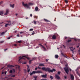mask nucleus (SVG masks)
I'll return each instance as SVG.
<instances>
[{"instance_id": "26", "label": "nucleus", "mask_w": 80, "mask_h": 80, "mask_svg": "<svg viewBox=\"0 0 80 80\" xmlns=\"http://www.w3.org/2000/svg\"><path fill=\"white\" fill-rule=\"evenodd\" d=\"M9 25V24H5V27H8V25Z\"/></svg>"}, {"instance_id": "58", "label": "nucleus", "mask_w": 80, "mask_h": 80, "mask_svg": "<svg viewBox=\"0 0 80 80\" xmlns=\"http://www.w3.org/2000/svg\"><path fill=\"white\" fill-rule=\"evenodd\" d=\"M7 50V49H5V50H4V51H5V52H6V50Z\"/></svg>"}, {"instance_id": "30", "label": "nucleus", "mask_w": 80, "mask_h": 80, "mask_svg": "<svg viewBox=\"0 0 80 80\" xmlns=\"http://www.w3.org/2000/svg\"><path fill=\"white\" fill-rule=\"evenodd\" d=\"M12 72L13 73H15V70L14 69H12Z\"/></svg>"}, {"instance_id": "45", "label": "nucleus", "mask_w": 80, "mask_h": 80, "mask_svg": "<svg viewBox=\"0 0 80 80\" xmlns=\"http://www.w3.org/2000/svg\"><path fill=\"white\" fill-rule=\"evenodd\" d=\"M14 46H15V47H17V44H14Z\"/></svg>"}, {"instance_id": "29", "label": "nucleus", "mask_w": 80, "mask_h": 80, "mask_svg": "<svg viewBox=\"0 0 80 80\" xmlns=\"http://www.w3.org/2000/svg\"><path fill=\"white\" fill-rule=\"evenodd\" d=\"M61 73V72L60 71H58V75H60Z\"/></svg>"}, {"instance_id": "20", "label": "nucleus", "mask_w": 80, "mask_h": 80, "mask_svg": "<svg viewBox=\"0 0 80 80\" xmlns=\"http://www.w3.org/2000/svg\"><path fill=\"white\" fill-rule=\"evenodd\" d=\"M44 20L45 21V22H50L49 21L45 19H44Z\"/></svg>"}, {"instance_id": "14", "label": "nucleus", "mask_w": 80, "mask_h": 80, "mask_svg": "<svg viewBox=\"0 0 80 80\" xmlns=\"http://www.w3.org/2000/svg\"><path fill=\"white\" fill-rule=\"evenodd\" d=\"M10 7H12V8H14V4L12 5L11 4H10Z\"/></svg>"}, {"instance_id": "36", "label": "nucleus", "mask_w": 80, "mask_h": 80, "mask_svg": "<svg viewBox=\"0 0 80 80\" xmlns=\"http://www.w3.org/2000/svg\"><path fill=\"white\" fill-rule=\"evenodd\" d=\"M17 68L18 69H19L20 68V66H17Z\"/></svg>"}, {"instance_id": "44", "label": "nucleus", "mask_w": 80, "mask_h": 80, "mask_svg": "<svg viewBox=\"0 0 80 80\" xmlns=\"http://www.w3.org/2000/svg\"><path fill=\"white\" fill-rule=\"evenodd\" d=\"M2 3H3V2L2 1L0 2V5H1V4H2Z\"/></svg>"}, {"instance_id": "57", "label": "nucleus", "mask_w": 80, "mask_h": 80, "mask_svg": "<svg viewBox=\"0 0 80 80\" xmlns=\"http://www.w3.org/2000/svg\"><path fill=\"white\" fill-rule=\"evenodd\" d=\"M71 51H72V52H73V49H71Z\"/></svg>"}, {"instance_id": "39", "label": "nucleus", "mask_w": 80, "mask_h": 80, "mask_svg": "<svg viewBox=\"0 0 80 80\" xmlns=\"http://www.w3.org/2000/svg\"><path fill=\"white\" fill-rule=\"evenodd\" d=\"M30 69H29L28 70V73H29V72H30Z\"/></svg>"}, {"instance_id": "63", "label": "nucleus", "mask_w": 80, "mask_h": 80, "mask_svg": "<svg viewBox=\"0 0 80 80\" xmlns=\"http://www.w3.org/2000/svg\"><path fill=\"white\" fill-rule=\"evenodd\" d=\"M74 40L75 41H77V39H74Z\"/></svg>"}, {"instance_id": "35", "label": "nucleus", "mask_w": 80, "mask_h": 80, "mask_svg": "<svg viewBox=\"0 0 80 80\" xmlns=\"http://www.w3.org/2000/svg\"><path fill=\"white\" fill-rule=\"evenodd\" d=\"M22 42V41H18V42L19 43Z\"/></svg>"}, {"instance_id": "31", "label": "nucleus", "mask_w": 80, "mask_h": 80, "mask_svg": "<svg viewBox=\"0 0 80 80\" xmlns=\"http://www.w3.org/2000/svg\"><path fill=\"white\" fill-rule=\"evenodd\" d=\"M33 72H30V75L31 76H32V75H33Z\"/></svg>"}, {"instance_id": "33", "label": "nucleus", "mask_w": 80, "mask_h": 80, "mask_svg": "<svg viewBox=\"0 0 80 80\" xmlns=\"http://www.w3.org/2000/svg\"><path fill=\"white\" fill-rule=\"evenodd\" d=\"M6 22H7L8 23H11V21H7Z\"/></svg>"}, {"instance_id": "3", "label": "nucleus", "mask_w": 80, "mask_h": 80, "mask_svg": "<svg viewBox=\"0 0 80 80\" xmlns=\"http://www.w3.org/2000/svg\"><path fill=\"white\" fill-rule=\"evenodd\" d=\"M65 71L66 73L67 74H68V72H69V70H68V68L67 67V65H66V67L64 68Z\"/></svg>"}, {"instance_id": "2", "label": "nucleus", "mask_w": 80, "mask_h": 80, "mask_svg": "<svg viewBox=\"0 0 80 80\" xmlns=\"http://www.w3.org/2000/svg\"><path fill=\"white\" fill-rule=\"evenodd\" d=\"M22 4L23 6H24L25 7H27V8H30L29 5H33V3H28V5L27 4L24 3V2H22Z\"/></svg>"}, {"instance_id": "46", "label": "nucleus", "mask_w": 80, "mask_h": 80, "mask_svg": "<svg viewBox=\"0 0 80 80\" xmlns=\"http://www.w3.org/2000/svg\"><path fill=\"white\" fill-rule=\"evenodd\" d=\"M19 35V34H17V37H20V36H19V35Z\"/></svg>"}, {"instance_id": "12", "label": "nucleus", "mask_w": 80, "mask_h": 80, "mask_svg": "<svg viewBox=\"0 0 80 80\" xmlns=\"http://www.w3.org/2000/svg\"><path fill=\"white\" fill-rule=\"evenodd\" d=\"M22 57H24V58H27L28 60H30V58H28L27 56H22Z\"/></svg>"}, {"instance_id": "37", "label": "nucleus", "mask_w": 80, "mask_h": 80, "mask_svg": "<svg viewBox=\"0 0 80 80\" xmlns=\"http://www.w3.org/2000/svg\"><path fill=\"white\" fill-rule=\"evenodd\" d=\"M11 37H12V36L9 37L7 39H10Z\"/></svg>"}, {"instance_id": "38", "label": "nucleus", "mask_w": 80, "mask_h": 80, "mask_svg": "<svg viewBox=\"0 0 80 80\" xmlns=\"http://www.w3.org/2000/svg\"><path fill=\"white\" fill-rule=\"evenodd\" d=\"M27 64V62H25L22 63V64Z\"/></svg>"}, {"instance_id": "64", "label": "nucleus", "mask_w": 80, "mask_h": 80, "mask_svg": "<svg viewBox=\"0 0 80 80\" xmlns=\"http://www.w3.org/2000/svg\"><path fill=\"white\" fill-rule=\"evenodd\" d=\"M2 74H3V73H4V72H2Z\"/></svg>"}, {"instance_id": "41", "label": "nucleus", "mask_w": 80, "mask_h": 80, "mask_svg": "<svg viewBox=\"0 0 80 80\" xmlns=\"http://www.w3.org/2000/svg\"><path fill=\"white\" fill-rule=\"evenodd\" d=\"M12 77H15V75H13L12 76Z\"/></svg>"}, {"instance_id": "24", "label": "nucleus", "mask_w": 80, "mask_h": 80, "mask_svg": "<svg viewBox=\"0 0 80 80\" xmlns=\"http://www.w3.org/2000/svg\"><path fill=\"white\" fill-rule=\"evenodd\" d=\"M13 72V71L12 70H10L9 71V73H12Z\"/></svg>"}, {"instance_id": "60", "label": "nucleus", "mask_w": 80, "mask_h": 80, "mask_svg": "<svg viewBox=\"0 0 80 80\" xmlns=\"http://www.w3.org/2000/svg\"><path fill=\"white\" fill-rule=\"evenodd\" d=\"M79 47V45H78L77 46V48H78Z\"/></svg>"}, {"instance_id": "17", "label": "nucleus", "mask_w": 80, "mask_h": 80, "mask_svg": "<svg viewBox=\"0 0 80 80\" xmlns=\"http://www.w3.org/2000/svg\"><path fill=\"white\" fill-rule=\"evenodd\" d=\"M39 66H43V67H45V65H44L43 63H40L39 64Z\"/></svg>"}, {"instance_id": "11", "label": "nucleus", "mask_w": 80, "mask_h": 80, "mask_svg": "<svg viewBox=\"0 0 80 80\" xmlns=\"http://www.w3.org/2000/svg\"><path fill=\"white\" fill-rule=\"evenodd\" d=\"M63 57H65V58H67V56L66 55H64L63 53H61Z\"/></svg>"}, {"instance_id": "50", "label": "nucleus", "mask_w": 80, "mask_h": 80, "mask_svg": "<svg viewBox=\"0 0 80 80\" xmlns=\"http://www.w3.org/2000/svg\"><path fill=\"white\" fill-rule=\"evenodd\" d=\"M28 66V68H29V66L28 65H27Z\"/></svg>"}, {"instance_id": "4", "label": "nucleus", "mask_w": 80, "mask_h": 80, "mask_svg": "<svg viewBox=\"0 0 80 80\" xmlns=\"http://www.w3.org/2000/svg\"><path fill=\"white\" fill-rule=\"evenodd\" d=\"M70 79L71 80H74L75 79V78L73 74H71L70 75Z\"/></svg>"}, {"instance_id": "56", "label": "nucleus", "mask_w": 80, "mask_h": 80, "mask_svg": "<svg viewBox=\"0 0 80 80\" xmlns=\"http://www.w3.org/2000/svg\"><path fill=\"white\" fill-rule=\"evenodd\" d=\"M45 46L46 47H47V44H45Z\"/></svg>"}, {"instance_id": "6", "label": "nucleus", "mask_w": 80, "mask_h": 80, "mask_svg": "<svg viewBox=\"0 0 80 80\" xmlns=\"http://www.w3.org/2000/svg\"><path fill=\"white\" fill-rule=\"evenodd\" d=\"M55 77L56 78H57L58 80H60V76L58 74L55 75Z\"/></svg>"}, {"instance_id": "47", "label": "nucleus", "mask_w": 80, "mask_h": 80, "mask_svg": "<svg viewBox=\"0 0 80 80\" xmlns=\"http://www.w3.org/2000/svg\"><path fill=\"white\" fill-rule=\"evenodd\" d=\"M23 32H20V34H22V33H23Z\"/></svg>"}, {"instance_id": "21", "label": "nucleus", "mask_w": 80, "mask_h": 80, "mask_svg": "<svg viewBox=\"0 0 80 80\" xmlns=\"http://www.w3.org/2000/svg\"><path fill=\"white\" fill-rule=\"evenodd\" d=\"M55 57L56 58H58V55H56Z\"/></svg>"}, {"instance_id": "10", "label": "nucleus", "mask_w": 80, "mask_h": 80, "mask_svg": "<svg viewBox=\"0 0 80 80\" xmlns=\"http://www.w3.org/2000/svg\"><path fill=\"white\" fill-rule=\"evenodd\" d=\"M6 12L4 14V15H7V14L8 13V9L6 10Z\"/></svg>"}, {"instance_id": "7", "label": "nucleus", "mask_w": 80, "mask_h": 80, "mask_svg": "<svg viewBox=\"0 0 80 80\" xmlns=\"http://www.w3.org/2000/svg\"><path fill=\"white\" fill-rule=\"evenodd\" d=\"M39 45H40V46H41L42 48H43L44 51H46V48L45 47H44L43 45H42L41 44H39Z\"/></svg>"}, {"instance_id": "18", "label": "nucleus", "mask_w": 80, "mask_h": 80, "mask_svg": "<svg viewBox=\"0 0 80 80\" xmlns=\"http://www.w3.org/2000/svg\"><path fill=\"white\" fill-rule=\"evenodd\" d=\"M42 73V72L41 71H37V73Z\"/></svg>"}, {"instance_id": "54", "label": "nucleus", "mask_w": 80, "mask_h": 80, "mask_svg": "<svg viewBox=\"0 0 80 80\" xmlns=\"http://www.w3.org/2000/svg\"><path fill=\"white\" fill-rule=\"evenodd\" d=\"M17 31H14V32H15V33H17Z\"/></svg>"}, {"instance_id": "9", "label": "nucleus", "mask_w": 80, "mask_h": 80, "mask_svg": "<svg viewBox=\"0 0 80 80\" xmlns=\"http://www.w3.org/2000/svg\"><path fill=\"white\" fill-rule=\"evenodd\" d=\"M47 74H45V75H42L41 77L42 78H47Z\"/></svg>"}, {"instance_id": "53", "label": "nucleus", "mask_w": 80, "mask_h": 80, "mask_svg": "<svg viewBox=\"0 0 80 80\" xmlns=\"http://www.w3.org/2000/svg\"><path fill=\"white\" fill-rule=\"evenodd\" d=\"M46 62H48V59H47L46 60Z\"/></svg>"}, {"instance_id": "23", "label": "nucleus", "mask_w": 80, "mask_h": 80, "mask_svg": "<svg viewBox=\"0 0 80 80\" xmlns=\"http://www.w3.org/2000/svg\"><path fill=\"white\" fill-rule=\"evenodd\" d=\"M66 3H68V0H65L64 1Z\"/></svg>"}, {"instance_id": "59", "label": "nucleus", "mask_w": 80, "mask_h": 80, "mask_svg": "<svg viewBox=\"0 0 80 80\" xmlns=\"http://www.w3.org/2000/svg\"><path fill=\"white\" fill-rule=\"evenodd\" d=\"M34 34V33H32V35H33Z\"/></svg>"}, {"instance_id": "15", "label": "nucleus", "mask_w": 80, "mask_h": 80, "mask_svg": "<svg viewBox=\"0 0 80 80\" xmlns=\"http://www.w3.org/2000/svg\"><path fill=\"white\" fill-rule=\"evenodd\" d=\"M5 33H6V32H1L0 35H4V34H5Z\"/></svg>"}, {"instance_id": "19", "label": "nucleus", "mask_w": 80, "mask_h": 80, "mask_svg": "<svg viewBox=\"0 0 80 80\" xmlns=\"http://www.w3.org/2000/svg\"><path fill=\"white\" fill-rule=\"evenodd\" d=\"M35 11H38V8L37 7H36L35 8Z\"/></svg>"}, {"instance_id": "22", "label": "nucleus", "mask_w": 80, "mask_h": 80, "mask_svg": "<svg viewBox=\"0 0 80 80\" xmlns=\"http://www.w3.org/2000/svg\"><path fill=\"white\" fill-rule=\"evenodd\" d=\"M36 59H37L36 58H32V61H33V60H36Z\"/></svg>"}, {"instance_id": "61", "label": "nucleus", "mask_w": 80, "mask_h": 80, "mask_svg": "<svg viewBox=\"0 0 80 80\" xmlns=\"http://www.w3.org/2000/svg\"><path fill=\"white\" fill-rule=\"evenodd\" d=\"M15 15H16V16H17V15H18V14H16Z\"/></svg>"}, {"instance_id": "51", "label": "nucleus", "mask_w": 80, "mask_h": 80, "mask_svg": "<svg viewBox=\"0 0 80 80\" xmlns=\"http://www.w3.org/2000/svg\"><path fill=\"white\" fill-rule=\"evenodd\" d=\"M38 68H39V69H41V68L39 67V66L38 67Z\"/></svg>"}, {"instance_id": "34", "label": "nucleus", "mask_w": 80, "mask_h": 80, "mask_svg": "<svg viewBox=\"0 0 80 80\" xmlns=\"http://www.w3.org/2000/svg\"><path fill=\"white\" fill-rule=\"evenodd\" d=\"M33 22L35 24H36V23H37V22H36V21H34Z\"/></svg>"}, {"instance_id": "62", "label": "nucleus", "mask_w": 80, "mask_h": 80, "mask_svg": "<svg viewBox=\"0 0 80 80\" xmlns=\"http://www.w3.org/2000/svg\"><path fill=\"white\" fill-rule=\"evenodd\" d=\"M67 37H66L65 38V39H67Z\"/></svg>"}, {"instance_id": "28", "label": "nucleus", "mask_w": 80, "mask_h": 80, "mask_svg": "<svg viewBox=\"0 0 80 80\" xmlns=\"http://www.w3.org/2000/svg\"><path fill=\"white\" fill-rule=\"evenodd\" d=\"M32 60H30L29 61V64H30L31 63H32Z\"/></svg>"}, {"instance_id": "13", "label": "nucleus", "mask_w": 80, "mask_h": 80, "mask_svg": "<svg viewBox=\"0 0 80 80\" xmlns=\"http://www.w3.org/2000/svg\"><path fill=\"white\" fill-rule=\"evenodd\" d=\"M7 66L8 67H9V68H11V67H14V66L12 65H8Z\"/></svg>"}, {"instance_id": "1", "label": "nucleus", "mask_w": 80, "mask_h": 80, "mask_svg": "<svg viewBox=\"0 0 80 80\" xmlns=\"http://www.w3.org/2000/svg\"><path fill=\"white\" fill-rule=\"evenodd\" d=\"M42 70H45L46 72H51V73H53V72H55L56 71L55 69H52V70H50V68H45V67L42 68Z\"/></svg>"}, {"instance_id": "16", "label": "nucleus", "mask_w": 80, "mask_h": 80, "mask_svg": "<svg viewBox=\"0 0 80 80\" xmlns=\"http://www.w3.org/2000/svg\"><path fill=\"white\" fill-rule=\"evenodd\" d=\"M3 11H0V15H3Z\"/></svg>"}, {"instance_id": "5", "label": "nucleus", "mask_w": 80, "mask_h": 80, "mask_svg": "<svg viewBox=\"0 0 80 80\" xmlns=\"http://www.w3.org/2000/svg\"><path fill=\"white\" fill-rule=\"evenodd\" d=\"M52 38L53 40H55L57 39V36L55 35H53L52 36Z\"/></svg>"}, {"instance_id": "43", "label": "nucleus", "mask_w": 80, "mask_h": 80, "mask_svg": "<svg viewBox=\"0 0 80 80\" xmlns=\"http://www.w3.org/2000/svg\"><path fill=\"white\" fill-rule=\"evenodd\" d=\"M67 77L66 76H64V78L65 79H67Z\"/></svg>"}, {"instance_id": "52", "label": "nucleus", "mask_w": 80, "mask_h": 80, "mask_svg": "<svg viewBox=\"0 0 80 80\" xmlns=\"http://www.w3.org/2000/svg\"><path fill=\"white\" fill-rule=\"evenodd\" d=\"M30 17H32V14H31L30 15Z\"/></svg>"}, {"instance_id": "42", "label": "nucleus", "mask_w": 80, "mask_h": 80, "mask_svg": "<svg viewBox=\"0 0 80 80\" xmlns=\"http://www.w3.org/2000/svg\"><path fill=\"white\" fill-rule=\"evenodd\" d=\"M38 69V68H35V70H37Z\"/></svg>"}, {"instance_id": "49", "label": "nucleus", "mask_w": 80, "mask_h": 80, "mask_svg": "<svg viewBox=\"0 0 80 80\" xmlns=\"http://www.w3.org/2000/svg\"><path fill=\"white\" fill-rule=\"evenodd\" d=\"M7 71H5L4 73H5V75H6V74H7Z\"/></svg>"}, {"instance_id": "55", "label": "nucleus", "mask_w": 80, "mask_h": 80, "mask_svg": "<svg viewBox=\"0 0 80 80\" xmlns=\"http://www.w3.org/2000/svg\"><path fill=\"white\" fill-rule=\"evenodd\" d=\"M0 42V43H3V41H1Z\"/></svg>"}, {"instance_id": "25", "label": "nucleus", "mask_w": 80, "mask_h": 80, "mask_svg": "<svg viewBox=\"0 0 80 80\" xmlns=\"http://www.w3.org/2000/svg\"><path fill=\"white\" fill-rule=\"evenodd\" d=\"M50 78H51V80H53V76H50Z\"/></svg>"}, {"instance_id": "32", "label": "nucleus", "mask_w": 80, "mask_h": 80, "mask_svg": "<svg viewBox=\"0 0 80 80\" xmlns=\"http://www.w3.org/2000/svg\"><path fill=\"white\" fill-rule=\"evenodd\" d=\"M72 42V40H68V42L69 43V42Z\"/></svg>"}, {"instance_id": "48", "label": "nucleus", "mask_w": 80, "mask_h": 80, "mask_svg": "<svg viewBox=\"0 0 80 80\" xmlns=\"http://www.w3.org/2000/svg\"><path fill=\"white\" fill-rule=\"evenodd\" d=\"M34 18H36V19H37V16H35Z\"/></svg>"}, {"instance_id": "40", "label": "nucleus", "mask_w": 80, "mask_h": 80, "mask_svg": "<svg viewBox=\"0 0 80 80\" xmlns=\"http://www.w3.org/2000/svg\"><path fill=\"white\" fill-rule=\"evenodd\" d=\"M30 31H33V29H30Z\"/></svg>"}, {"instance_id": "8", "label": "nucleus", "mask_w": 80, "mask_h": 80, "mask_svg": "<svg viewBox=\"0 0 80 80\" xmlns=\"http://www.w3.org/2000/svg\"><path fill=\"white\" fill-rule=\"evenodd\" d=\"M19 59L18 60L19 62H20V60H22V59H23V60H25V58L20 56L19 57Z\"/></svg>"}, {"instance_id": "27", "label": "nucleus", "mask_w": 80, "mask_h": 80, "mask_svg": "<svg viewBox=\"0 0 80 80\" xmlns=\"http://www.w3.org/2000/svg\"><path fill=\"white\" fill-rule=\"evenodd\" d=\"M32 73H33V74H35V73H37V71H33Z\"/></svg>"}]
</instances>
